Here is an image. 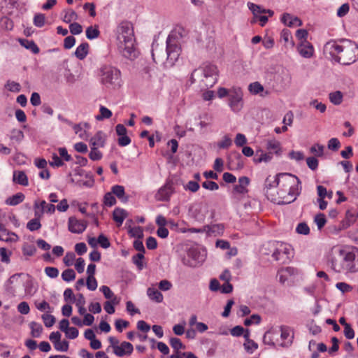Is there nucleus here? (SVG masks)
Returning <instances> with one entry per match:
<instances>
[{
	"mask_svg": "<svg viewBox=\"0 0 358 358\" xmlns=\"http://www.w3.org/2000/svg\"><path fill=\"white\" fill-rule=\"evenodd\" d=\"M103 205L106 206L111 207L116 203V199L112 192H107L103 196Z\"/></svg>",
	"mask_w": 358,
	"mask_h": 358,
	"instance_id": "36",
	"label": "nucleus"
},
{
	"mask_svg": "<svg viewBox=\"0 0 358 358\" xmlns=\"http://www.w3.org/2000/svg\"><path fill=\"white\" fill-rule=\"evenodd\" d=\"M165 49L169 58V66H173L178 60L181 52V48L177 38L171 35H169Z\"/></svg>",
	"mask_w": 358,
	"mask_h": 358,
	"instance_id": "7",
	"label": "nucleus"
},
{
	"mask_svg": "<svg viewBox=\"0 0 358 358\" xmlns=\"http://www.w3.org/2000/svg\"><path fill=\"white\" fill-rule=\"evenodd\" d=\"M229 165L231 166V169H242L244 166V162L243 161V157L237 151H233L230 154L229 158Z\"/></svg>",
	"mask_w": 358,
	"mask_h": 358,
	"instance_id": "13",
	"label": "nucleus"
},
{
	"mask_svg": "<svg viewBox=\"0 0 358 358\" xmlns=\"http://www.w3.org/2000/svg\"><path fill=\"white\" fill-rule=\"evenodd\" d=\"M297 50L300 55L304 58H310L314 52L312 44L307 41H301Z\"/></svg>",
	"mask_w": 358,
	"mask_h": 358,
	"instance_id": "15",
	"label": "nucleus"
},
{
	"mask_svg": "<svg viewBox=\"0 0 358 358\" xmlns=\"http://www.w3.org/2000/svg\"><path fill=\"white\" fill-rule=\"evenodd\" d=\"M117 49L119 52L125 58L135 59L138 55V51L135 45V38L132 24L128 22L120 24L117 29Z\"/></svg>",
	"mask_w": 358,
	"mask_h": 358,
	"instance_id": "4",
	"label": "nucleus"
},
{
	"mask_svg": "<svg viewBox=\"0 0 358 358\" xmlns=\"http://www.w3.org/2000/svg\"><path fill=\"white\" fill-rule=\"evenodd\" d=\"M86 285L87 289L91 291H94L97 288L98 284L94 276L87 278Z\"/></svg>",
	"mask_w": 358,
	"mask_h": 358,
	"instance_id": "55",
	"label": "nucleus"
},
{
	"mask_svg": "<svg viewBox=\"0 0 358 358\" xmlns=\"http://www.w3.org/2000/svg\"><path fill=\"white\" fill-rule=\"evenodd\" d=\"M19 42L22 46L24 47L27 50H31L34 54H37L40 51L37 45L32 40L20 39Z\"/></svg>",
	"mask_w": 358,
	"mask_h": 358,
	"instance_id": "22",
	"label": "nucleus"
},
{
	"mask_svg": "<svg viewBox=\"0 0 358 358\" xmlns=\"http://www.w3.org/2000/svg\"><path fill=\"white\" fill-rule=\"evenodd\" d=\"M86 36L89 40H92L98 38L100 35V31L97 26H90L86 29Z\"/></svg>",
	"mask_w": 358,
	"mask_h": 358,
	"instance_id": "27",
	"label": "nucleus"
},
{
	"mask_svg": "<svg viewBox=\"0 0 358 358\" xmlns=\"http://www.w3.org/2000/svg\"><path fill=\"white\" fill-rule=\"evenodd\" d=\"M329 96L330 101L334 105H340L343 101V94L341 91L331 92Z\"/></svg>",
	"mask_w": 358,
	"mask_h": 358,
	"instance_id": "28",
	"label": "nucleus"
},
{
	"mask_svg": "<svg viewBox=\"0 0 358 358\" xmlns=\"http://www.w3.org/2000/svg\"><path fill=\"white\" fill-rule=\"evenodd\" d=\"M99 148L91 147V150L89 154V157L92 161L100 160L103 155L102 153L98 150Z\"/></svg>",
	"mask_w": 358,
	"mask_h": 358,
	"instance_id": "41",
	"label": "nucleus"
},
{
	"mask_svg": "<svg viewBox=\"0 0 358 358\" xmlns=\"http://www.w3.org/2000/svg\"><path fill=\"white\" fill-rule=\"evenodd\" d=\"M29 326L31 329V336L35 338L39 337L43 331L42 325L36 322H31Z\"/></svg>",
	"mask_w": 358,
	"mask_h": 358,
	"instance_id": "32",
	"label": "nucleus"
},
{
	"mask_svg": "<svg viewBox=\"0 0 358 358\" xmlns=\"http://www.w3.org/2000/svg\"><path fill=\"white\" fill-rule=\"evenodd\" d=\"M78 19L77 13L73 10H69L66 12V14L64 16V22L66 23H70L72 21L76 20Z\"/></svg>",
	"mask_w": 358,
	"mask_h": 358,
	"instance_id": "44",
	"label": "nucleus"
},
{
	"mask_svg": "<svg viewBox=\"0 0 358 358\" xmlns=\"http://www.w3.org/2000/svg\"><path fill=\"white\" fill-rule=\"evenodd\" d=\"M100 291L103 293L106 299L111 300L113 299L114 294L108 286H101L100 287Z\"/></svg>",
	"mask_w": 358,
	"mask_h": 358,
	"instance_id": "62",
	"label": "nucleus"
},
{
	"mask_svg": "<svg viewBox=\"0 0 358 358\" xmlns=\"http://www.w3.org/2000/svg\"><path fill=\"white\" fill-rule=\"evenodd\" d=\"M41 227V224L38 218H34L31 220L27 224V228L31 231H34L39 229Z\"/></svg>",
	"mask_w": 358,
	"mask_h": 358,
	"instance_id": "39",
	"label": "nucleus"
},
{
	"mask_svg": "<svg viewBox=\"0 0 358 358\" xmlns=\"http://www.w3.org/2000/svg\"><path fill=\"white\" fill-rule=\"evenodd\" d=\"M266 148L268 152H271L272 154L274 152L279 155L280 154V144L278 141H268L266 145Z\"/></svg>",
	"mask_w": 358,
	"mask_h": 358,
	"instance_id": "31",
	"label": "nucleus"
},
{
	"mask_svg": "<svg viewBox=\"0 0 358 358\" xmlns=\"http://www.w3.org/2000/svg\"><path fill=\"white\" fill-rule=\"evenodd\" d=\"M199 185L197 181L190 180L184 187L186 190H189L192 192H196L199 189Z\"/></svg>",
	"mask_w": 358,
	"mask_h": 358,
	"instance_id": "59",
	"label": "nucleus"
},
{
	"mask_svg": "<svg viewBox=\"0 0 358 358\" xmlns=\"http://www.w3.org/2000/svg\"><path fill=\"white\" fill-rule=\"evenodd\" d=\"M249 90L253 94H259L264 90L263 86L258 82H255L249 85Z\"/></svg>",
	"mask_w": 358,
	"mask_h": 358,
	"instance_id": "57",
	"label": "nucleus"
},
{
	"mask_svg": "<svg viewBox=\"0 0 358 358\" xmlns=\"http://www.w3.org/2000/svg\"><path fill=\"white\" fill-rule=\"evenodd\" d=\"M324 145L316 143L310 148V151L316 157H322L324 155Z\"/></svg>",
	"mask_w": 358,
	"mask_h": 358,
	"instance_id": "40",
	"label": "nucleus"
},
{
	"mask_svg": "<svg viewBox=\"0 0 358 358\" xmlns=\"http://www.w3.org/2000/svg\"><path fill=\"white\" fill-rule=\"evenodd\" d=\"M232 144L231 138L228 136L225 135L222 140L217 143V146L220 149H227Z\"/></svg>",
	"mask_w": 358,
	"mask_h": 358,
	"instance_id": "42",
	"label": "nucleus"
},
{
	"mask_svg": "<svg viewBox=\"0 0 358 358\" xmlns=\"http://www.w3.org/2000/svg\"><path fill=\"white\" fill-rule=\"evenodd\" d=\"M45 273L48 277L55 278L58 276L59 270L55 267L48 266L45 268Z\"/></svg>",
	"mask_w": 358,
	"mask_h": 358,
	"instance_id": "61",
	"label": "nucleus"
},
{
	"mask_svg": "<svg viewBox=\"0 0 358 358\" xmlns=\"http://www.w3.org/2000/svg\"><path fill=\"white\" fill-rule=\"evenodd\" d=\"M130 236L137 238L138 239H142L143 238V231L141 227H129L128 231Z\"/></svg>",
	"mask_w": 358,
	"mask_h": 358,
	"instance_id": "30",
	"label": "nucleus"
},
{
	"mask_svg": "<svg viewBox=\"0 0 358 358\" xmlns=\"http://www.w3.org/2000/svg\"><path fill=\"white\" fill-rule=\"evenodd\" d=\"M134 350L133 345L129 342L123 341L119 346H116L114 350V354L122 357L125 355H130Z\"/></svg>",
	"mask_w": 358,
	"mask_h": 358,
	"instance_id": "14",
	"label": "nucleus"
},
{
	"mask_svg": "<svg viewBox=\"0 0 358 358\" xmlns=\"http://www.w3.org/2000/svg\"><path fill=\"white\" fill-rule=\"evenodd\" d=\"M327 147L331 150L337 151L341 147V143L338 138H332L328 141Z\"/></svg>",
	"mask_w": 358,
	"mask_h": 358,
	"instance_id": "48",
	"label": "nucleus"
},
{
	"mask_svg": "<svg viewBox=\"0 0 358 358\" xmlns=\"http://www.w3.org/2000/svg\"><path fill=\"white\" fill-rule=\"evenodd\" d=\"M202 76L201 86L202 87H212L217 81L218 70L215 65L211 64H204L197 69H194L191 75V81L194 83V77Z\"/></svg>",
	"mask_w": 358,
	"mask_h": 358,
	"instance_id": "5",
	"label": "nucleus"
},
{
	"mask_svg": "<svg viewBox=\"0 0 358 358\" xmlns=\"http://www.w3.org/2000/svg\"><path fill=\"white\" fill-rule=\"evenodd\" d=\"M69 29L73 35H78L82 33L83 27L78 22H73L69 25Z\"/></svg>",
	"mask_w": 358,
	"mask_h": 358,
	"instance_id": "54",
	"label": "nucleus"
},
{
	"mask_svg": "<svg viewBox=\"0 0 358 358\" xmlns=\"http://www.w3.org/2000/svg\"><path fill=\"white\" fill-rule=\"evenodd\" d=\"M122 202H127L129 199L127 196H125L124 187L122 185H115L112 187L111 192Z\"/></svg>",
	"mask_w": 358,
	"mask_h": 358,
	"instance_id": "18",
	"label": "nucleus"
},
{
	"mask_svg": "<svg viewBox=\"0 0 358 358\" xmlns=\"http://www.w3.org/2000/svg\"><path fill=\"white\" fill-rule=\"evenodd\" d=\"M202 187L206 189L211 191L217 190L219 189L218 185L213 181L206 180L202 183Z\"/></svg>",
	"mask_w": 358,
	"mask_h": 358,
	"instance_id": "63",
	"label": "nucleus"
},
{
	"mask_svg": "<svg viewBox=\"0 0 358 358\" xmlns=\"http://www.w3.org/2000/svg\"><path fill=\"white\" fill-rule=\"evenodd\" d=\"M99 112L100 114L96 116V120L98 121L109 119L112 116V112L105 106H101Z\"/></svg>",
	"mask_w": 358,
	"mask_h": 358,
	"instance_id": "29",
	"label": "nucleus"
},
{
	"mask_svg": "<svg viewBox=\"0 0 358 358\" xmlns=\"http://www.w3.org/2000/svg\"><path fill=\"white\" fill-rule=\"evenodd\" d=\"M144 259V253L138 252L132 257V262L137 266L139 271L143 268V259Z\"/></svg>",
	"mask_w": 358,
	"mask_h": 358,
	"instance_id": "34",
	"label": "nucleus"
},
{
	"mask_svg": "<svg viewBox=\"0 0 358 358\" xmlns=\"http://www.w3.org/2000/svg\"><path fill=\"white\" fill-rule=\"evenodd\" d=\"M118 301L117 300L116 297H114L110 301H107L104 303V310L106 313L108 314H113L115 313V307L114 305L118 303Z\"/></svg>",
	"mask_w": 358,
	"mask_h": 358,
	"instance_id": "33",
	"label": "nucleus"
},
{
	"mask_svg": "<svg viewBox=\"0 0 358 358\" xmlns=\"http://www.w3.org/2000/svg\"><path fill=\"white\" fill-rule=\"evenodd\" d=\"M314 221L316 223L317 228L319 229L323 228L327 222L325 215L323 213H319L316 215Z\"/></svg>",
	"mask_w": 358,
	"mask_h": 358,
	"instance_id": "43",
	"label": "nucleus"
},
{
	"mask_svg": "<svg viewBox=\"0 0 358 358\" xmlns=\"http://www.w3.org/2000/svg\"><path fill=\"white\" fill-rule=\"evenodd\" d=\"M152 57L156 64H162L166 67H169L167 52L163 46L153 43L152 45Z\"/></svg>",
	"mask_w": 358,
	"mask_h": 358,
	"instance_id": "10",
	"label": "nucleus"
},
{
	"mask_svg": "<svg viewBox=\"0 0 358 358\" xmlns=\"http://www.w3.org/2000/svg\"><path fill=\"white\" fill-rule=\"evenodd\" d=\"M238 185H236L234 187V190L239 194H245L248 192L246 187L250 183L249 178L246 176L240 177L238 179Z\"/></svg>",
	"mask_w": 358,
	"mask_h": 358,
	"instance_id": "17",
	"label": "nucleus"
},
{
	"mask_svg": "<svg viewBox=\"0 0 358 358\" xmlns=\"http://www.w3.org/2000/svg\"><path fill=\"white\" fill-rule=\"evenodd\" d=\"M86 221L78 220L73 217L69 218V230L73 234H82L87 228Z\"/></svg>",
	"mask_w": 358,
	"mask_h": 358,
	"instance_id": "12",
	"label": "nucleus"
},
{
	"mask_svg": "<svg viewBox=\"0 0 358 358\" xmlns=\"http://www.w3.org/2000/svg\"><path fill=\"white\" fill-rule=\"evenodd\" d=\"M64 299L66 302L74 303L76 297L71 288H66L64 292Z\"/></svg>",
	"mask_w": 358,
	"mask_h": 358,
	"instance_id": "46",
	"label": "nucleus"
},
{
	"mask_svg": "<svg viewBox=\"0 0 358 358\" xmlns=\"http://www.w3.org/2000/svg\"><path fill=\"white\" fill-rule=\"evenodd\" d=\"M25 196L23 193L18 192L6 199L5 203L9 206H17L24 200Z\"/></svg>",
	"mask_w": 358,
	"mask_h": 358,
	"instance_id": "21",
	"label": "nucleus"
},
{
	"mask_svg": "<svg viewBox=\"0 0 358 358\" xmlns=\"http://www.w3.org/2000/svg\"><path fill=\"white\" fill-rule=\"evenodd\" d=\"M54 347L57 351L66 352L69 350V342L66 340H64L63 341H60L57 343H55Z\"/></svg>",
	"mask_w": 358,
	"mask_h": 358,
	"instance_id": "56",
	"label": "nucleus"
},
{
	"mask_svg": "<svg viewBox=\"0 0 358 358\" xmlns=\"http://www.w3.org/2000/svg\"><path fill=\"white\" fill-rule=\"evenodd\" d=\"M89 51V44L83 43L78 45L75 51V56L79 59H83L86 57Z\"/></svg>",
	"mask_w": 358,
	"mask_h": 358,
	"instance_id": "20",
	"label": "nucleus"
},
{
	"mask_svg": "<svg viewBox=\"0 0 358 358\" xmlns=\"http://www.w3.org/2000/svg\"><path fill=\"white\" fill-rule=\"evenodd\" d=\"M98 243L100 244L101 247L103 248H108L110 247V243L108 238L103 234H100L97 238Z\"/></svg>",
	"mask_w": 358,
	"mask_h": 358,
	"instance_id": "58",
	"label": "nucleus"
},
{
	"mask_svg": "<svg viewBox=\"0 0 358 358\" xmlns=\"http://www.w3.org/2000/svg\"><path fill=\"white\" fill-rule=\"evenodd\" d=\"M245 350L252 354L255 350L258 348V345L252 340H248V343L243 344Z\"/></svg>",
	"mask_w": 358,
	"mask_h": 358,
	"instance_id": "50",
	"label": "nucleus"
},
{
	"mask_svg": "<svg viewBox=\"0 0 358 358\" xmlns=\"http://www.w3.org/2000/svg\"><path fill=\"white\" fill-rule=\"evenodd\" d=\"M45 17L43 14H36L34 17V24L37 27H42L45 24Z\"/></svg>",
	"mask_w": 358,
	"mask_h": 358,
	"instance_id": "53",
	"label": "nucleus"
},
{
	"mask_svg": "<svg viewBox=\"0 0 358 358\" xmlns=\"http://www.w3.org/2000/svg\"><path fill=\"white\" fill-rule=\"evenodd\" d=\"M101 83L107 88L118 89L122 86L121 72L116 67L105 65L100 69Z\"/></svg>",
	"mask_w": 358,
	"mask_h": 358,
	"instance_id": "6",
	"label": "nucleus"
},
{
	"mask_svg": "<svg viewBox=\"0 0 358 358\" xmlns=\"http://www.w3.org/2000/svg\"><path fill=\"white\" fill-rule=\"evenodd\" d=\"M306 164L310 169L315 171L318 167L319 162L316 157H309L306 159Z\"/></svg>",
	"mask_w": 358,
	"mask_h": 358,
	"instance_id": "51",
	"label": "nucleus"
},
{
	"mask_svg": "<svg viewBox=\"0 0 358 358\" xmlns=\"http://www.w3.org/2000/svg\"><path fill=\"white\" fill-rule=\"evenodd\" d=\"M52 160L49 162L51 166L60 167L64 165L63 161L56 153L52 154Z\"/></svg>",
	"mask_w": 358,
	"mask_h": 358,
	"instance_id": "60",
	"label": "nucleus"
},
{
	"mask_svg": "<svg viewBox=\"0 0 358 358\" xmlns=\"http://www.w3.org/2000/svg\"><path fill=\"white\" fill-rule=\"evenodd\" d=\"M329 262L336 273H356L358 271V248H354L350 251L334 250Z\"/></svg>",
	"mask_w": 358,
	"mask_h": 358,
	"instance_id": "3",
	"label": "nucleus"
},
{
	"mask_svg": "<svg viewBox=\"0 0 358 358\" xmlns=\"http://www.w3.org/2000/svg\"><path fill=\"white\" fill-rule=\"evenodd\" d=\"M105 135L101 131H99L91 138L90 141V147L103 148L105 145Z\"/></svg>",
	"mask_w": 358,
	"mask_h": 358,
	"instance_id": "16",
	"label": "nucleus"
},
{
	"mask_svg": "<svg viewBox=\"0 0 358 358\" xmlns=\"http://www.w3.org/2000/svg\"><path fill=\"white\" fill-rule=\"evenodd\" d=\"M44 324L46 327H51L55 323V317L50 314H43L42 315Z\"/></svg>",
	"mask_w": 358,
	"mask_h": 358,
	"instance_id": "45",
	"label": "nucleus"
},
{
	"mask_svg": "<svg viewBox=\"0 0 358 358\" xmlns=\"http://www.w3.org/2000/svg\"><path fill=\"white\" fill-rule=\"evenodd\" d=\"M147 294L150 300L155 301L156 303H161L163 301L164 297L162 294L155 288H148Z\"/></svg>",
	"mask_w": 358,
	"mask_h": 358,
	"instance_id": "19",
	"label": "nucleus"
},
{
	"mask_svg": "<svg viewBox=\"0 0 358 358\" xmlns=\"http://www.w3.org/2000/svg\"><path fill=\"white\" fill-rule=\"evenodd\" d=\"M248 7L252 11V14L257 17V15L262 13V10H264V8H262L260 6L251 2L248 3Z\"/></svg>",
	"mask_w": 358,
	"mask_h": 358,
	"instance_id": "52",
	"label": "nucleus"
},
{
	"mask_svg": "<svg viewBox=\"0 0 358 358\" xmlns=\"http://www.w3.org/2000/svg\"><path fill=\"white\" fill-rule=\"evenodd\" d=\"M261 322V317L258 314H253L250 316V318H247L244 321V324L245 326H250L252 324L255 323L257 324H259Z\"/></svg>",
	"mask_w": 358,
	"mask_h": 358,
	"instance_id": "47",
	"label": "nucleus"
},
{
	"mask_svg": "<svg viewBox=\"0 0 358 358\" xmlns=\"http://www.w3.org/2000/svg\"><path fill=\"white\" fill-rule=\"evenodd\" d=\"M126 216V210L122 208H117L114 210L113 213V218L116 222L119 224V225H121L122 224Z\"/></svg>",
	"mask_w": 358,
	"mask_h": 358,
	"instance_id": "25",
	"label": "nucleus"
},
{
	"mask_svg": "<svg viewBox=\"0 0 358 358\" xmlns=\"http://www.w3.org/2000/svg\"><path fill=\"white\" fill-rule=\"evenodd\" d=\"M295 269L292 267H287L284 270H282L281 273H279V281L280 283L284 284L287 278V274L292 275L294 273Z\"/></svg>",
	"mask_w": 358,
	"mask_h": 358,
	"instance_id": "37",
	"label": "nucleus"
},
{
	"mask_svg": "<svg viewBox=\"0 0 358 358\" xmlns=\"http://www.w3.org/2000/svg\"><path fill=\"white\" fill-rule=\"evenodd\" d=\"M324 53L335 62L350 65L358 58V46L354 42L347 39L331 40L324 45Z\"/></svg>",
	"mask_w": 358,
	"mask_h": 358,
	"instance_id": "2",
	"label": "nucleus"
},
{
	"mask_svg": "<svg viewBox=\"0 0 358 358\" xmlns=\"http://www.w3.org/2000/svg\"><path fill=\"white\" fill-rule=\"evenodd\" d=\"M13 181L23 186H27L29 184L27 176L24 171H15Z\"/></svg>",
	"mask_w": 358,
	"mask_h": 358,
	"instance_id": "23",
	"label": "nucleus"
},
{
	"mask_svg": "<svg viewBox=\"0 0 358 358\" xmlns=\"http://www.w3.org/2000/svg\"><path fill=\"white\" fill-rule=\"evenodd\" d=\"M171 346L178 352L180 349H185V346L182 344L180 339L172 337L169 340Z\"/></svg>",
	"mask_w": 358,
	"mask_h": 358,
	"instance_id": "38",
	"label": "nucleus"
},
{
	"mask_svg": "<svg viewBox=\"0 0 358 358\" xmlns=\"http://www.w3.org/2000/svg\"><path fill=\"white\" fill-rule=\"evenodd\" d=\"M291 246L287 244L280 243L272 254V257L275 261L282 264L287 263L290 259Z\"/></svg>",
	"mask_w": 358,
	"mask_h": 358,
	"instance_id": "11",
	"label": "nucleus"
},
{
	"mask_svg": "<svg viewBox=\"0 0 358 358\" xmlns=\"http://www.w3.org/2000/svg\"><path fill=\"white\" fill-rule=\"evenodd\" d=\"M173 190L170 185H166L158 192V196L159 200H167L173 193Z\"/></svg>",
	"mask_w": 358,
	"mask_h": 358,
	"instance_id": "24",
	"label": "nucleus"
},
{
	"mask_svg": "<svg viewBox=\"0 0 358 358\" xmlns=\"http://www.w3.org/2000/svg\"><path fill=\"white\" fill-rule=\"evenodd\" d=\"M62 278L66 282H70L76 278V273L72 268L64 270L62 273Z\"/></svg>",
	"mask_w": 358,
	"mask_h": 358,
	"instance_id": "35",
	"label": "nucleus"
},
{
	"mask_svg": "<svg viewBox=\"0 0 358 358\" xmlns=\"http://www.w3.org/2000/svg\"><path fill=\"white\" fill-rule=\"evenodd\" d=\"M205 260V255L201 254L196 248H190L187 253V257L182 258V262L184 265L189 267H196Z\"/></svg>",
	"mask_w": 358,
	"mask_h": 358,
	"instance_id": "9",
	"label": "nucleus"
},
{
	"mask_svg": "<svg viewBox=\"0 0 358 358\" xmlns=\"http://www.w3.org/2000/svg\"><path fill=\"white\" fill-rule=\"evenodd\" d=\"M234 142L236 146L243 147L247 143V139L244 134H236Z\"/></svg>",
	"mask_w": 358,
	"mask_h": 358,
	"instance_id": "64",
	"label": "nucleus"
},
{
	"mask_svg": "<svg viewBox=\"0 0 358 358\" xmlns=\"http://www.w3.org/2000/svg\"><path fill=\"white\" fill-rule=\"evenodd\" d=\"M260 152V155H259L258 151H257L255 156L253 158V161L256 164L261 163L262 162H268L273 158L271 152L264 153L263 152L261 151Z\"/></svg>",
	"mask_w": 358,
	"mask_h": 358,
	"instance_id": "26",
	"label": "nucleus"
},
{
	"mask_svg": "<svg viewBox=\"0 0 358 358\" xmlns=\"http://www.w3.org/2000/svg\"><path fill=\"white\" fill-rule=\"evenodd\" d=\"M243 92L241 87H233L228 97V106L234 113H238L243 107Z\"/></svg>",
	"mask_w": 358,
	"mask_h": 358,
	"instance_id": "8",
	"label": "nucleus"
},
{
	"mask_svg": "<svg viewBox=\"0 0 358 358\" xmlns=\"http://www.w3.org/2000/svg\"><path fill=\"white\" fill-rule=\"evenodd\" d=\"M296 231L299 234L308 235L310 233V229L306 223L301 222L297 225Z\"/></svg>",
	"mask_w": 358,
	"mask_h": 358,
	"instance_id": "49",
	"label": "nucleus"
},
{
	"mask_svg": "<svg viewBox=\"0 0 358 358\" xmlns=\"http://www.w3.org/2000/svg\"><path fill=\"white\" fill-rule=\"evenodd\" d=\"M301 189L298 177L288 173H280L266 178L264 192L271 202L284 205L294 202L300 195Z\"/></svg>",
	"mask_w": 358,
	"mask_h": 358,
	"instance_id": "1",
	"label": "nucleus"
}]
</instances>
